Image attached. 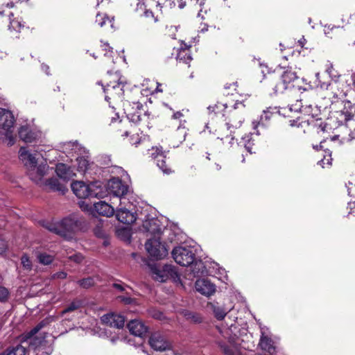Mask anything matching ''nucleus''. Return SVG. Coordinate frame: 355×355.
Returning <instances> with one entry per match:
<instances>
[{
  "mask_svg": "<svg viewBox=\"0 0 355 355\" xmlns=\"http://www.w3.org/2000/svg\"><path fill=\"white\" fill-rule=\"evenodd\" d=\"M113 286H114L115 288H116V289H118L119 291H125V287H124V286H123V284H119V283H115V284H113Z\"/></svg>",
  "mask_w": 355,
  "mask_h": 355,
  "instance_id": "nucleus-61",
  "label": "nucleus"
},
{
  "mask_svg": "<svg viewBox=\"0 0 355 355\" xmlns=\"http://www.w3.org/2000/svg\"><path fill=\"white\" fill-rule=\"evenodd\" d=\"M275 110V108H268L266 110H264L263 114L261 116V121L263 122L264 120L267 121L270 119L272 114L274 113Z\"/></svg>",
  "mask_w": 355,
  "mask_h": 355,
  "instance_id": "nucleus-48",
  "label": "nucleus"
},
{
  "mask_svg": "<svg viewBox=\"0 0 355 355\" xmlns=\"http://www.w3.org/2000/svg\"><path fill=\"white\" fill-rule=\"evenodd\" d=\"M331 154L330 152H326V155H324V158L318 162V164H320L322 168H325L326 166H329L331 165Z\"/></svg>",
  "mask_w": 355,
  "mask_h": 355,
  "instance_id": "nucleus-42",
  "label": "nucleus"
},
{
  "mask_svg": "<svg viewBox=\"0 0 355 355\" xmlns=\"http://www.w3.org/2000/svg\"><path fill=\"white\" fill-rule=\"evenodd\" d=\"M7 243L5 240L0 239V254L4 253L7 249Z\"/></svg>",
  "mask_w": 355,
  "mask_h": 355,
  "instance_id": "nucleus-52",
  "label": "nucleus"
},
{
  "mask_svg": "<svg viewBox=\"0 0 355 355\" xmlns=\"http://www.w3.org/2000/svg\"><path fill=\"white\" fill-rule=\"evenodd\" d=\"M117 232H118L119 235H120L121 232H123L126 236H128V234H129V231L128 230H126V229L118 230Z\"/></svg>",
  "mask_w": 355,
  "mask_h": 355,
  "instance_id": "nucleus-63",
  "label": "nucleus"
},
{
  "mask_svg": "<svg viewBox=\"0 0 355 355\" xmlns=\"http://www.w3.org/2000/svg\"><path fill=\"white\" fill-rule=\"evenodd\" d=\"M177 59L180 62L182 61L184 63H188L189 61L191 60V57L190 55L189 51L187 49H182V47L181 50L180 51L177 55Z\"/></svg>",
  "mask_w": 355,
  "mask_h": 355,
  "instance_id": "nucleus-40",
  "label": "nucleus"
},
{
  "mask_svg": "<svg viewBox=\"0 0 355 355\" xmlns=\"http://www.w3.org/2000/svg\"><path fill=\"white\" fill-rule=\"evenodd\" d=\"M334 27L331 28L330 26H325L324 31L325 35H329L330 33V31L333 30Z\"/></svg>",
  "mask_w": 355,
  "mask_h": 355,
  "instance_id": "nucleus-62",
  "label": "nucleus"
},
{
  "mask_svg": "<svg viewBox=\"0 0 355 355\" xmlns=\"http://www.w3.org/2000/svg\"><path fill=\"white\" fill-rule=\"evenodd\" d=\"M325 71L329 76V77L331 78L333 82L338 81V79L340 77V74L334 69L333 64L331 62H329L327 64Z\"/></svg>",
  "mask_w": 355,
  "mask_h": 355,
  "instance_id": "nucleus-39",
  "label": "nucleus"
},
{
  "mask_svg": "<svg viewBox=\"0 0 355 355\" xmlns=\"http://www.w3.org/2000/svg\"><path fill=\"white\" fill-rule=\"evenodd\" d=\"M236 83H233L232 84H226L225 85V89L227 90V89H231V91H235L236 90Z\"/></svg>",
  "mask_w": 355,
  "mask_h": 355,
  "instance_id": "nucleus-58",
  "label": "nucleus"
},
{
  "mask_svg": "<svg viewBox=\"0 0 355 355\" xmlns=\"http://www.w3.org/2000/svg\"><path fill=\"white\" fill-rule=\"evenodd\" d=\"M49 166L46 160H42L40 163L33 166L27 169V174L29 178L39 186L44 184L45 181L44 176L49 173Z\"/></svg>",
  "mask_w": 355,
  "mask_h": 355,
  "instance_id": "nucleus-8",
  "label": "nucleus"
},
{
  "mask_svg": "<svg viewBox=\"0 0 355 355\" xmlns=\"http://www.w3.org/2000/svg\"><path fill=\"white\" fill-rule=\"evenodd\" d=\"M130 332L136 336L142 337L148 331L147 327L140 320H132L128 324Z\"/></svg>",
  "mask_w": 355,
  "mask_h": 355,
  "instance_id": "nucleus-26",
  "label": "nucleus"
},
{
  "mask_svg": "<svg viewBox=\"0 0 355 355\" xmlns=\"http://www.w3.org/2000/svg\"><path fill=\"white\" fill-rule=\"evenodd\" d=\"M63 150L64 153L73 155V154L76 155H82V153H85V148L83 147L78 142H67L63 146Z\"/></svg>",
  "mask_w": 355,
  "mask_h": 355,
  "instance_id": "nucleus-29",
  "label": "nucleus"
},
{
  "mask_svg": "<svg viewBox=\"0 0 355 355\" xmlns=\"http://www.w3.org/2000/svg\"><path fill=\"white\" fill-rule=\"evenodd\" d=\"M145 247L149 255L155 259H162L168 254V250L160 242V238L149 239L146 241Z\"/></svg>",
  "mask_w": 355,
  "mask_h": 355,
  "instance_id": "nucleus-9",
  "label": "nucleus"
},
{
  "mask_svg": "<svg viewBox=\"0 0 355 355\" xmlns=\"http://www.w3.org/2000/svg\"><path fill=\"white\" fill-rule=\"evenodd\" d=\"M101 47L103 48V50L105 51H107V53H105V55H107V53H110V54L112 53V48H111L107 43H103L101 45Z\"/></svg>",
  "mask_w": 355,
  "mask_h": 355,
  "instance_id": "nucleus-55",
  "label": "nucleus"
},
{
  "mask_svg": "<svg viewBox=\"0 0 355 355\" xmlns=\"http://www.w3.org/2000/svg\"><path fill=\"white\" fill-rule=\"evenodd\" d=\"M341 102L343 104V109L333 113L326 125L333 126L337 124L340 125L352 120L355 115V105L348 99H343Z\"/></svg>",
  "mask_w": 355,
  "mask_h": 355,
  "instance_id": "nucleus-7",
  "label": "nucleus"
},
{
  "mask_svg": "<svg viewBox=\"0 0 355 355\" xmlns=\"http://www.w3.org/2000/svg\"><path fill=\"white\" fill-rule=\"evenodd\" d=\"M60 228L62 232V237L68 238V234L78 230L81 225V218L78 215L73 214L61 220Z\"/></svg>",
  "mask_w": 355,
  "mask_h": 355,
  "instance_id": "nucleus-12",
  "label": "nucleus"
},
{
  "mask_svg": "<svg viewBox=\"0 0 355 355\" xmlns=\"http://www.w3.org/2000/svg\"><path fill=\"white\" fill-rule=\"evenodd\" d=\"M19 158L27 169L44 160L42 155L37 150H33L27 147L20 148Z\"/></svg>",
  "mask_w": 355,
  "mask_h": 355,
  "instance_id": "nucleus-10",
  "label": "nucleus"
},
{
  "mask_svg": "<svg viewBox=\"0 0 355 355\" xmlns=\"http://www.w3.org/2000/svg\"><path fill=\"white\" fill-rule=\"evenodd\" d=\"M313 107L311 105H302V102L297 103L295 105L289 106L291 112H300L306 115H313L312 112Z\"/></svg>",
  "mask_w": 355,
  "mask_h": 355,
  "instance_id": "nucleus-35",
  "label": "nucleus"
},
{
  "mask_svg": "<svg viewBox=\"0 0 355 355\" xmlns=\"http://www.w3.org/2000/svg\"><path fill=\"white\" fill-rule=\"evenodd\" d=\"M209 306L212 310L214 316L219 320L224 319L226 315L232 309V308L225 307L223 305H220L218 303H210Z\"/></svg>",
  "mask_w": 355,
  "mask_h": 355,
  "instance_id": "nucleus-30",
  "label": "nucleus"
},
{
  "mask_svg": "<svg viewBox=\"0 0 355 355\" xmlns=\"http://www.w3.org/2000/svg\"><path fill=\"white\" fill-rule=\"evenodd\" d=\"M243 121L244 119L241 114H239L236 112H234L232 113L229 121L225 123V127L230 130V134L234 133L235 130L241 126Z\"/></svg>",
  "mask_w": 355,
  "mask_h": 355,
  "instance_id": "nucleus-27",
  "label": "nucleus"
},
{
  "mask_svg": "<svg viewBox=\"0 0 355 355\" xmlns=\"http://www.w3.org/2000/svg\"><path fill=\"white\" fill-rule=\"evenodd\" d=\"M187 134V130L185 128L184 126H183V124L182 123V121H180V124L179 125L176 132H175V137L177 139L182 143L183 141H184L186 135Z\"/></svg>",
  "mask_w": 355,
  "mask_h": 355,
  "instance_id": "nucleus-41",
  "label": "nucleus"
},
{
  "mask_svg": "<svg viewBox=\"0 0 355 355\" xmlns=\"http://www.w3.org/2000/svg\"><path fill=\"white\" fill-rule=\"evenodd\" d=\"M38 259L41 263L48 265L53 261V257L46 253H42L38 256Z\"/></svg>",
  "mask_w": 355,
  "mask_h": 355,
  "instance_id": "nucleus-43",
  "label": "nucleus"
},
{
  "mask_svg": "<svg viewBox=\"0 0 355 355\" xmlns=\"http://www.w3.org/2000/svg\"><path fill=\"white\" fill-rule=\"evenodd\" d=\"M44 326V322H41L21 338L22 343L28 345L33 355H51L53 350V337L42 331Z\"/></svg>",
  "mask_w": 355,
  "mask_h": 355,
  "instance_id": "nucleus-1",
  "label": "nucleus"
},
{
  "mask_svg": "<svg viewBox=\"0 0 355 355\" xmlns=\"http://www.w3.org/2000/svg\"><path fill=\"white\" fill-rule=\"evenodd\" d=\"M19 138L26 143L36 141L41 137V132L35 126L31 125H22L19 130Z\"/></svg>",
  "mask_w": 355,
  "mask_h": 355,
  "instance_id": "nucleus-16",
  "label": "nucleus"
},
{
  "mask_svg": "<svg viewBox=\"0 0 355 355\" xmlns=\"http://www.w3.org/2000/svg\"><path fill=\"white\" fill-rule=\"evenodd\" d=\"M150 347L159 352H163L171 347V343L166 338L159 332L153 333L148 340Z\"/></svg>",
  "mask_w": 355,
  "mask_h": 355,
  "instance_id": "nucleus-17",
  "label": "nucleus"
},
{
  "mask_svg": "<svg viewBox=\"0 0 355 355\" xmlns=\"http://www.w3.org/2000/svg\"><path fill=\"white\" fill-rule=\"evenodd\" d=\"M70 259L74 262L80 263L83 259V257L80 254H76L71 256Z\"/></svg>",
  "mask_w": 355,
  "mask_h": 355,
  "instance_id": "nucleus-53",
  "label": "nucleus"
},
{
  "mask_svg": "<svg viewBox=\"0 0 355 355\" xmlns=\"http://www.w3.org/2000/svg\"><path fill=\"white\" fill-rule=\"evenodd\" d=\"M123 85L122 83L119 82L116 84L112 85V83H107L105 87H103L104 92L107 94L112 96H121L123 94Z\"/></svg>",
  "mask_w": 355,
  "mask_h": 355,
  "instance_id": "nucleus-33",
  "label": "nucleus"
},
{
  "mask_svg": "<svg viewBox=\"0 0 355 355\" xmlns=\"http://www.w3.org/2000/svg\"><path fill=\"white\" fill-rule=\"evenodd\" d=\"M15 121L14 115L10 110L0 107V141L8 146L15 144Z\"/></svg>",
  "mask_w": 355,
  "mask_h": 355,
  "instance_id": "nucleus-4",
  "label": "nucleus"
},
{
  "mask_svg": "<svg viewBox=\"0 0 355 355\" xmlns=\"http://www.w3.org/2000/svg\"><path fill=\"white\" fill-rule=\"evenodd\" d=\"M118 299L125 304H130L134 302V300L130 298V297L119 296Z\"/></svg>",
  "mask_w": 355,
  "mask_h": 355,
  "instance_id": "nucleus-51",
  "label": "nucleus"
},
{
  "mask_svg": "<svg viewBox=\"0 0 355 355\" xmlns=\"http://www.w3.org/2000/svg\"><path fill=\"white\" fill-rule=\"evenodd\" d=\"M40 187H43L46 190L58 191L62 193H64L67 191V188L65 184L60 182L56 178H51L48 180H45L44 184Z\"/></svg>",
  "mask_w": 355,
  "mask_h": 355,
  "instance_id": "nucleus-23",
  "label": "nucleus"
},
{
  "mask_svg": "<svg viewBox=\"0 0 355 355\" xmlns=\"http://www.w3.org/2000/svg\"><path fill=\"white\" fill-rule=\"evenodd\" d=\"M159 6V3L156 0H142L137 4L136 12L139 15L156 22L157 19L154 17L153 10Z\"/></svg>",
  "mask_w": 355,
  "mask_h": 355,
  "instance_id": "nucleus-15",
  "label": "nucleus"
},
{
  "mask_svg": "<svg viewBox=\"0 0 355 355\" xmlns=\"http://www.w3.org/2000/svg\"><path fill=\"white\" fill-rule=\"evenodd\" d=\"M165 354L164 355H179L178 354H176L175 351L172 349V347L170 348L164 350Z\"/></svg>",
  "mask_w": 355,
  "mask_h": 355,
  "instance_id": "nucleus-59",
  "label": "nucleus"
},
{
  "mask_svg": "<svg viewBox=\"0 0 355 355\" xmlns=\"http://www.w3.org/2000/svg\"><path fill=\"white\" fill-rule=\"evenodd\" d=\"M80 306V303L78 302H72L71 304H70L67 308H66L65 309H64L62 311V315L67 313H69V312H71V311H73L74 310H76L77 309H78Z\"/></svg>",
  "mask_w": 355,
  "mask_h": 355,
  "instance_id": "nucleus-49",
  "label": "nucleus"
},
{
  "mask_svg": "<svg viewBox=\"0 0 355 355\" xmlns=\"http://www.w3.org/2000/svg\"><path fill=\"white\" fill-rule=\"evenodd\" d=\"M226 103H217L213 105H209L207 109L210 113L214 112L216 114L224 115L223 112L227 108Z\"/></svg>",
  "mask_w": 355,
  "mask_h": 355,
  "instance_id": "nucleus-37",
  "label": "nucleus"
},
{
  "mask_svg": "<svg viewBox=\"0 0 355 355\" xmlns=\"http://www.w3.org/2000/svg\"><path fill=\"white\" fill-rule=\"evenodd\" d=\"M259 345L262 350L270 354H272L275 352V347L273 345L272 340L266 336H264L263 334H262Z\"/></svg>",
  "mask_w": 355,
  "mask_h": 355,
  "instance_id": "nucleus-34",
  "label": "nucleus"
},
{
  "mask_svg": "<svg viewBox=\"0 0 355 355\" xmlns=\"http://www.w3.org/2000/svg\"><path fill=\"white\" fill-rule=\"evenodd\" d=\"M93 210H90L92 214H98L101 216L106 217H110L116 213L114 208L112 205L107 203L105 201H98V202L94 203L92 206Z\"/></svg>",
  "mask_w": 355,
  "mask_h": 355,
  "instance_id": "nucleus-19",
  "label": "nucleus"
},
{
  "mask_svg": "<svg viewBox=\"0 0 355 355\" xmlns=\"http://www.w3.org/2000/svg\"><path fill=\"white\" fill-rule=\"evenodd\" d=\"M232 324L230 327H218L220 335L215 339V343L225 355H239V338L233 334Z\"/></svg>",
  "mask_w": 355,
  "mask_h": 355,
  "instance_id": "nucleus-3",
  "label": "nucleus"
},
{
  "mask_svg": "<svg viewBox=\"0 0 355 355\" xmlns=\"http://www.w3.org/2000/svg\"><path fill=\"white\" fill-rule=\"evenodd\" d=\"M110 24V26L112 27V23L111 19H110L106 14L104 13H98L96 16V23L100 26L103 27L106 23Z\"/></svg>",
  "mask_w": 355,
  "mask_h": 355,
  "instance_id": "nucleus-38",
  "label": "nucleus"
},
{
  "mask_svg": "<svg viewBox=\"0 0 355 355\" xmlns=\"http://www.w3.org/2000/svg\"><path fill=\"white\" fill-rule=\"evenodd\" d=\"M76 161L77 162V171L82 173L86 172L91 164L89 153L86 150L85 153L77 156Z\"/></svg>",
  "mask_w": 355,
  "mask_h": 355,
  "instance_id": "nucleus-28",
  "label": "nucleus"
},
{
  "mask_svg": "<svg viewBox=\"0 0 355 355\" xmlns=\"http://www.w3.org/2000/svg\"><path fill=\"white\" fill-rule=\"evenodd\" d=\"M101 321L110 327L120 329L124 326L125 318L121 315L111 313L103 315Z\"/></svg>",
  "mask_w": 355,
  "mask_h": 355,
  "instance_id": "nucleus-20",
  "label": "nucleus"
},
{
  "mask_svg": "<svg viewBox=\"0 0 355 355\" xmlns=\"http://www.w3.org/2000/svg\"><path fill=\"white\" fill-rule=\"evenodd\" d=\"M71 187L73 193L79 198L88 197L103 198L106 195V191H103L101 185L97 183L86 184L83 181H76L72 182Z\"/></svg>",
  "mask_w": 355,
  "mask_h": 355,
  "instance_id": "nucleus-6",
  "label": "nucleus"
},
{
  "mask_svg": "<svg viewBox=\"0 0 355 355\" xmlns=\"http://www.w3.org/2000/svg\"><path fill=\"white\" fill-rule=\"evenodd\" d=\"M132 145L137 146L140 143V138L138 135H133L130 138Z\"/></svg>",
  "mask_w": 355,
  "mask_h": 355,
  "instance_id": "nucleus-54",
  "label": "nucleus"
},
{
  "mask_svg": "<svg viewBox=\"0 0 355 355\" xmlns=\"http://www.w3.org/2000/svg\"><path fill=\"white\" fill-rule=\"evenodd\" d=\"M152 277L154 279L159 282H166L169 278H175L177 272L175 268L171 265H153L150 266Z\"/></svg>",
  "mask_w": 355,
  "mask_h": 355,
  "instance_id": "nucleus-11",
  "label": "nucleus"
},
{
  "mask_svg": "<svg viewBox=\"0 0 355 355\" xmlns=\"http://www.w3.org/2000/svg\"><path fill=\"white\" fill-rule=\"evenodd\" d=\"M21 263L23 268L26 270H31L32 268V263L29 259V257L24 254L21 258Z\"/></svg>",
  "mask_w": 355,
  "mask_h": 355,
  "instance_id": "nucleus-44",
  "label": "nucleus"
},
{
  "mask_svg": "<svg viewBox=\"0 0 355 355\" xmlns=\"http://www.w3.org/2000/svg\"><path fill=\"white\" fill-rule=\"evenodd\" d=\"M195 287L198 292L206 296L211 295L216 291L215 285L206 279H198L196 282Z\"/></svg>",
  "mask_w": 355,
  "mask_h": 355,
  "instance_id": "nucleus-22",
  "label": "nucleus"
},
{
  "mask_svg": "<svg viewBox=\"0 0 355 355\" xmlns=\"http://www.w3.org/2000/svg\"><path fill=\"white\" fill-rule=\"evenodd\" d=\"M196 250L189 245H180L172 251V257L175 261L182 266H191L194 276L204 272L203 263L196 259Z\"/></svg>",
  "mask_w": 355,
  "mask_h": 355,
  "instance_id": "nucleus-2",
  "label": "nucleus"
},
{
  "mask_svg": "<svg viewBox=\"0 0 355 355\" xmlns=\"http://www.w3.org/2000/svg\"><path fill=\"white\" fill-rule=\"evenodd\" d=\"M10 293L4 286H0V302H5L8 300Z\"/></svg>",
  "mask_w": 355,
  "mask_h": 355,
  "instance_id": "nucleus-46",
  "label": "nucleus"
},
{
  "mask_svg": "<svg viewBox=\"0 0 355 355\" xmlns=\"http://www.w3.org/2000/svg\"><path fill=\"white\" fill-rule=\"evenodd\" d=\"M42 69L43 71H45V73L48 75L49 74V66L47 65H45V64H42Z\"/></svg>",
  "mask_w": 355,
  "mask_h": 355,
  "instance_id": "nucleus-64",
  "label": "nucleus"
},
{
  "mask_svg": "<svg viewBox=\"0 0 355 355\" xmlns=\"http://www.w3.org/2000/svg\"><path fill=\"white\" fill-rule=\"evenodd\" d=\"M155 151L152 153V155L157 161V166L165 174H170L172 170L167 166L165 161L166 156L164 155L162 147H156L153 148Z\"/></svg>",
  "mask_w": 355,
  "mask_h": 355,
  "instance_id": "nucleus-24",
  "label": "nucleus"
},
{
  "mask_svg": "<svg viewBox=\"0 0 355 355\" xmlns=\"http://www.w3.org/2000/svg\"><path fill=\"white\" fill-rule=\"evenodd\" d=\"M78 283L83 288H88L94 284V280L92 277H88L79 281Z\"/></svg>",
  "mask_w": 355,
  "mask_h": 355,
  "instance_id": "nucleus-45",
  "label": "nucleus"
},
{
  "mask_svg": "<svg viewBox=\"0 0 355 355\" xmlns=\"http://www.w3.org/2000/svg\"><path fill=\"white\" fill-rule=\"evenodd\" d=\"M6 15L8 16L9 19V25L8 29L10 32L15 31L16 33H19L21 29L24 27V23L19 17H13V13L8 11Z\"/></svg>",
  "mask_w": 355,
  "mask_h": 355,
  "instance_id": "nucleus-32",
  "label": "nucleus"
},
{
  "mask_svg": "<svg viewBox=\"0 0 355 355\" xmlns=\"http://www.w3.org/2000/svg\"><path fill=\"white\" fill-rule=\"evenodd\" d=\"M298 77L295 71L286 69L282 75L281 81L277 83L273 88L275 93H282L286 89H294L295 82Z\"/></svg>",
  "mask_w": 355,
  "mask_h": 355,
  "instance_id": "nucleus-13",
  "label": "nucleus"
},
{
  "mask_svg": "<svg viewBox=\"0 0 355 355\" xmlns=\"http://www.w3.org/2000/svg\"><path fill=\"white\" fill-rule=\"evenodd\" d=\"M315 76V80L314 82V87L327 89L328 91L327 97L332 103L341 101L348 95L347 92L343 89V87L345 86L343 83L334 81L327 84L322 83L320 79V73H316Z\"/></svg>",
  "mask_w": 355,
  "mask_h": 355,
  "instance_id": "nucleus-5",
  "label": "nucleus"
},
{
  "mask_svg": "<svg viewBox=\"0 0 355 355\" xmlns=\"http://www.w3.org/2000/svg\"><path fill=\"white\" fill-rule=\"evenodd\" d=\"M55 172L58 176L65 182L69 181L76 175L73 169L64 163H59L56 165Z\"/></svg>",
  "mask_w": 355,
  "mask_h": 355,
  "instance_id": "nucleus-25",
  "label": "nucleus"
},
{
  "mask_svg": "<svg viewBox=\"0 0 355 355\" xmlns=\"http://www.w3.org/2000/svg\"><path fill=\"white\" fill-rule=\"evenodd\" d=\"M153 318H155L157 320H162L164 319V315H163V313L162 312H159V311L155 312L153 314Z\"/></svg>",
  "mask_w": 355,
  "mask_h": 355,
  "instance_id": "nucleus-57",
  "label": "nucleus"
},
{
  "mask_svg": "<svg viewBox=\"0 0 355 355\" xmlns=\"http://www.w3.org/2000/svg\"><path fill=\"white\" fill-rule=\"evenodd\" d=\"M185 316L187 317V319L191 320L192 322L195 323H198L202 321V318L199 315L192 312H189L188 313L185 314Z\"/></svg>",
  "mask_w": 355,
  "mask_h": 355,
  "instance_id": "nucleus-47",
  "label": "nucleus"
},
{
  "mask_svg": "<svg viewBox=\"0 0 355 355\" xmlns=\"http://www.w3.org/2000/svg\"><path fill=\"white\" fill-rule=\"evenodd\" d=\"M26 346L22 344H17L8 347L5 352L0 354V355H26Z\"/></svg>",
  "mask_w": 355,
  "mask_h": 355,
  "instance_id": "nucleus-36",
  "label": "nucleus"
},
{
  "mask_svg": "<svg viewBox=\"0 0 355 355\" xmlns=\"http://www.w3.org/2000/svg\"><path fill=\"white\" fill-rule=\"evenodd\" d=\"M54 278L64 279L67 277V273L63 271L58 272L53 275Z\"/></svg>",
  "mask_w": 355,
  "mask_h": 355,
  "instance_id": "nucleus-56",
  "label": "nucleus"
},
{
  "mask_svg": "<svg viewBox=\"0 0 355 355\" xmlns=\"http://www.w3.org/2000/svg\"><path fill=\"white\" fill-rule=\"evenodd\" d=\"M41 225L49 232L62 236L60 223L53 220H45L40 222Z\"/></svg>",
  "mask_w": 355,
  "mask_h": 355,
  "instance_id": "nucleus-31",
  "label": "nucleus"
},
{
  "mask_svg": "<svg viewBox=\"0 0 355 355\" xmlns=\"http://www.w3.org/2000/svg\"><path fill=\"white\" fill-rule=\"evenodd\" d=\"M107 189L108 192L112 193L114 198L119 201L120 205L123 203V200L125 198H123V196L127 193L128 187L123 184L119 178H114L110 179L107 184Z\"/></svg>",
  "mask_w": 355,
  "mask_h": 355,
  "instance_id": "nucleus-14",
  "label": "nucleus"
},
{
  "mask_svg": "<svg viewBox=\"0 0 355 355\" xmlns=\"http://www.w3.org/2000/svg\"><path fill=\"white\" fill-rule=\"evenodd\" d=\"M182 116H183V114L181 112H176L172 116V119H181V118Z\"/></svg>",
  "mask_w": 355,
  "mask_h": 355,
  "instance_id": "nucleus-60",
  "label": "nucleus"
},
{
  "mask_svg": "<svg viewBox=\"0 0 355 355\" xmlns=\"http://www.w3.org/2000/svg\"><path fill=\"white\" fill-rule=\"evenodd\" d=\"M347 191L349 195L351 196L355 197V184L352 182H349L347 186Z\"/></svg>",
  "mask_w": 355,
  "mask_h": 355,
  "instance_id": "nucleus-50",
  "label": "nucleus"
},
{
  "mask_svg": "<svg viewBox=\"0 0 355 355\" xmlns=\"http://www.w3.org/2000/svg\"><path fill=\"white\" fill-rule=\"evenodd\" d=\"M143 227L147 232L154 235L155 238H159V236L164 229L159 220L155 218L146 220L143 224Z\"/></svg>",
  "mask_w": 355,
  "mask_h": 355,
  "instance_id": "nucleus-21",
  "label": "nucleus"
},
{
  "mask_svg": "<svg viewBox=\"0 0 355 355\" xmlns=\"http://www.w3.org/2000/svg\"><path fill=\"white\" fill-rule=\"evenodd\" d=\"M119 206L120 207L116 209L115 213L117 220L122 223L128 225L135 222L137 220L136 212L122 207V204L119 205Z\"/></svg>",
  "mask_w": 355,
  "mask_h": 355,
  "instance_id": "nucleus-18",
  "label": "nucleus"
}]
</instances>
